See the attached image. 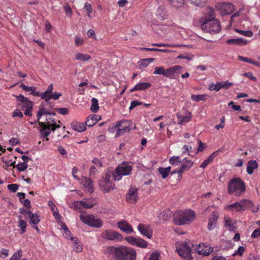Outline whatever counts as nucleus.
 <instances>
[{
  "label": "nucleus",
  "mask_w": 260,
  "mask_h": 260,
  "mask_svg": "<svg viewBox=\"0 0 260 260\" xmlns=\"http://www.w3.org/2000/svg\"><path fill=\"white\" fill-rule=\"evenodd\" d=\"M111 175L112 173L110 172H107L99 180V184L102 190L109 192L115 188V184L111 179Z\"/></svg>",
  "instance_id": "8"
},
{
  "label": "nucleus",
  "mask_w": 260,
  "mask_h": 260,
  "mask_svg": "<svg viewBox=\"0 0 260 260\" xmlns=\"http://www.w3.org/2000/svg\"><path fill=\"white\" fill-rule=\"evenodd\" d=\"M138 230L143 235L146 236L149 239L151 238L152 230L149 225L140 223L138 226Z\"/></svg>",
  "instance_id": "17"
},
{
  "label": "nucleus",
  "mask_w": 260,
  "mask_h": 260,
  "mask_svg": "<svg viewBox=\"0 0 260 260\" xmlns=\"http://www.w3.org/2000/svg\"><path fill=\"white\" fill-rule=\"evenodd\" d=\"M48 205H49V207H50L51 210L53 212V215H54V217L56 218L58 216H59V213H56L55 212V209H57L56 206L54 205L53 202L51 201L49 202Z\"/></svg>",
  "instance_id": "58"
},
{
  "label": "nucleus",
  "mask_w": 260,
  "mask_h": 260,
  "mask_svg": "<svg viewBox=\"0 0 260 260\" xmlns=\"http://www.w3.org/2000/svg\"><path fill=\"white\" fill-rule=\"evenodd\" d=\"M132 171V165L128 162H123L116 168L112 175L114 181H119L123 176L130 175Z\"/></svg>",
  "instance_id": "5"
},
{
  "label": "nucleus",
  "mask_w": 260,
  "mask_h": 260,
  "mask_svg": "<svg viewBox=\"0 0 260 260\" xmlns=\"http://www.w3.org/2000/svg\"><path fill=\"white\" fill-rule=\"evenodd\" d=\"M238 59L241 60V61H244V62H248V63H251L252 64H253L255 66V64H256L255 63V61L251 59V58H248V57H244V56H240L239 55L238 56Z\"/></svg>",
  "instance_id": "49"
},
{
  "label": "nucleus",
  "mask_w": 260,
  "mask_h": 260,
  "mask_svg": "<svg viewBox=\"0 0 260 260\" xmlns=\"http://www.w3.org/2000/svg\"><path fill=\"white\" fill-rule=\"evenodd\" d=\"M19 212L24 215V217L25 218H28L31 212L28 210V209H24V208H21L20 209Z\"/></svg>",
  "instance_id": "53"
},
{
  "label": "nucleus",
  "mask_w": 260,
  "mask_h": 260,
  "mask_svg": "<svg viewBox=\"0 0 260 260\" xmlns=\"http://www.w3.org/2000/svg\"><path fill=\"white\" fill-rule=\"evenodd\" d=\"M16 98L17 100L22 104V108L32 109L34 104L27 98L25 97L22 94L16 96Z\"/></svg>",
  "instance_id": "20"
},
{
  "label": "nucleus",
  "mask_w": 260,
  "mask_h": 260,
  "mask_svg": "<svg viewBox=\"0 0 260 260\" xmlns=\"http://www.w3.org/2000/svg\"><path fill=\"white\" fill-rule=\"evenodd\" d=\"M176 116L179 120L178 124L181 125L189 122L191 119V114L189 112L187 113L186 115L183 116L179 114H177Z\"/></svg>",
  "instance_id": "27"
},
{
  "label": "nucleus",
  "mask_w": 260,
  "mask_h": 260,
  "mask_svg": "<svg viewBox=\"0 0 260 260\" xmlns=\"http://www.w3.org/2000/svg\"><path fill=\"white\" fill-rule=\"evenodd\" d=\"M80 219L84 223L93 228H100L103 224V222L101 219L96 218L94 215L91 214H81Z\"/></svg>",
  "instance_id": "9"
},
{
  "label": "nucleus",
  "mask_w": 260,
  "mask_h": 260,
  "mask_svg": "<svg viewBox=\"0 0 260 260\" xmlns=\"http://www.w3.org/2000/svg\"><path fill=\"white\" fill-rule=\"evenodd\" d=\"M252 205V202L250 200L242 199L240 202L226 206L225 209L230 212H238L249 208Z\"/></svg>",
  "instance_id": "7"
},
{
  "label": "nucleus",
  "mask_w": 260,
  "mask_h": 260,
  "mask_svg": "<svg viewBox=\"0 0 260 260\" xmlns=\"http://www.w3.org/2000/svg\"><path fill=\"white\" fill-rule=\"evenodd\" d=\"M142 50H145L147 51H156V52H161L164 53H166L168 52V50L167 49H160L158 48H142Z\"/></svg>",
  "instance_id": "56"
},
{
  "label": "nucleus",
  "mask_w": 260,
  "mask_h": 260,
  "mask_svg": "<svg viewBox=\"0 0 260 260\" xmlns=\"http://www.w3.org/2000/svg\"><path fill=\"white\" fill-rule=\"evenodd\" d=\"M171 170V167L169 166L166 168L160 167L158 169L159 173L161 175L163 179L168 177Z\"/></svg>",
  "instance_id": "33"
},
{
  "label": "nucleus",
  "mask_w": 260,
  "mask_h": 260,
  "mask_svg": "<svg viewBox=\"0 0 260 260\" xmlns=\"http://www.w3.org/2000/svg\"><path fill=\"white\" fill-rule=\"evenodd\" d=\"M195 212L190 209H185L177 212L174 221L179 225L190 224L194 219Z\"/></svg>",
  "instance_id": "4"
},
{
  "label": "nucleus",
  "mask_w": 260,
  "mask_h": 260,
  "mask_svg": "<svg viewBox=\"0 0 260 260\" xmlns=\"http://www.w3.org/2000/svg\"><path fill=\"white\" fill-rule=\"evenodd\" d=\"M152 46L156 47H180L179 45L176 44H163V43H153L151 44Z\"/></svg>",
  "instance_id": "43"
},
{
  "label": "nucleus",
  "mask_w": 260,
  "mask_h": 260,
  "mask_svg": "<svg viewBox=\"0 0 260 260\" xmlns=\"http://www.w3.org/2000/svg\"><path fill=\"white\" fill-rule=\"evenodd\" d=\"M54 110L62 115H67L69 113V109L67 108H55Z\"/></svg>",
  "instance_id": "54"
},
{
  "label": "nucleus",
  "mask_w": 260,
  "mask_h": 260,
  "mask_svg": "<svg viewBox=\"0 0 260 260\" xmlns=\"http://www.w3.org/2000/svg\"><path fill=\"white\" fill-rule=\"evenodd\" d=\"M108 257L114 260H136V252L131 248L124 246H109L106 252Z\"/></svg>",
  "instance_id": "1"
},
{
  "label": "nucleus",
  "mask_w": 260,
  "mask_h": 260,
  "mask_svg": "<svg viewBox=\"0 0 260 260\" xmlns=\"http://www.w3.org/2000/svg\"><path fill=\"white\" fill-rule=\"evenodd\" d=\"M258 167V163L255 160H250L247 163L246 171L248 174H252L255 169Z\"/></svg>",
  "instance_id": "26"
},
{
  "label": "nucleus",
  "mask_w": 260,
  "mask_h": 260,
  "mask_svg": "<svg viewBox=\"0 0 260 260\" xmlns=\"http://www.w3.org/2000/svg\"><path fill=\"white\" fill-rule=\"evenodd\" d=\"M101 119V116L92 114L86 118L85 124L87 126L91 127L95 124Z\"/></svg>",
  "instance_id": "24"
},
{
  "label": "nucleus",
  "mask_w": 260,
  "mask_h": 260,
  "mask_svg": "<svg viewBox=\"0 0 260 260\" xmlns=\"http://www.w3.org/2000/svg\"><path fill=\"white\" fill-rule=\"evenodd\" d=\"M182 165L180 169L178 170V180H180L182 178V174L189 171L193 166L194 162L191 160L188 159L186 157L182 160Z\"/></svg>",
  "instance_id": "12"
},
{
  "label": "nucleus",
  "mask_w": 260,
  "mask_h": 260,
  "mask_svg": "<svg viewBox=\"0 0 260 260\" xmlns=\"http://www.w3.org/2000/svg\"><path fill=\"white\" fill-rule=\"evenodd\" d=\"M182 67L178 65L174 66L171 68L166 69L165 77L171 79H175L178 76L180 73V70Z\"/></svg>",
  "instance_id": "13"
},
{
  "label": "nucleus",
  "mask_w": 260,
  "mask_h": 260,
  "mask_svg": "<svg viewBox=\"0 0 260 260\" xmlns=\"http://www.w3.org/2000/svg\"><path fill=\"white\" fill-rule=\"evenodd\" d=\"M221 89V87L220 82H217L215 84L212 83L209 85V89L211 91L215 90L216 91H218Z\"/></svg>",
  "instance_id": "47"
},
{
  "label": "nucleus",
  "mask_w": 260,
  "mask_h": 260,
  "mask_svg": "<svg viewBox=\"0 0 260 260\" xmlns=\"http://www.w3.org/2000/svg\"><path fill=\"white\" fill-rule=\"evenodd\" d=\"M51 114V112H49L47 109L45 108L44 105H40L39 107V110L38 111L37 115V121H39V120L40 119L41 117L43 115H50Z\"/></svg>",
  "instance_id": "31"
},
{
  "label": "nucleus",
  "mask_w": 260,
  "mask_h": 260,
  "mask_svg": "<svg viewBox=\"0 0 260 260\" xmlns=\"http://www.w3.org/2000/svg\"><path fill=\"white\" fill-rule=\"evenodd\" d=\"M19 87L25 91H31L32 92L34 90H36V87L35 86H26L24 84L21 83Z\"/></svg>",
  "instance_id": "50"
},
{
  "label": "nucleus",
  "mask_w": 260,
  "mask_h": 260,
  "mask_svg": "<svg viewBox=\"0 0 260 260\" xmlns=\"http://www.w3.org/2000/svg\"><path fill=\"white\" fill-rule=\"evenodd\" d=\"M225 226L230 231L235 232L236 230L237 222L236 220H232L230 217H225L224 218Z\"/></svg>",
  "instance_id": "25"
},
{
  "label": "nucleus",
  "mask_w": 260,
  "mask_h": 260,
  "mask_svg": "<svg viewBox=\"0 0 260 260\" xmlns=\"http://www.w3.org/2000/svg\"><path fill=\"white\" fill-rule=\"evenodd\" d=\"M151 86V84L148 82H142L136 84L134 87L130 90L131 92L135 90H142L149 88Z\"/></svg>",
  "instance_id": "29"
},
{
  "label": "nucleus",
  "mask_w": 260,
  "mask_h": 260,
  "mask_svg": "<svg viewBox=\"0 0 260 260\" xmlns=\"http://www.w3.org/2000/svg\"><path fill=\"white\" fill-rule=\"evenodd\" d=\"M221 88H223L224 89H229L231 86L233 85V83L230 82L228 81H226L224 82H220Z\"/></svg>",
  "instance_id": "57"
},
{
  "label": "nucleus",
  "mask_w": 260,
  "mask_h": 260,
  "mask_svg": "<svg viewBox=\"0 0 260 260\" xmlns=\"http://www.w3.org/2000/svg\"><path fill=\"white\" fill-rule=\"evenodd\" d=\"M228 192L229 194L240 197L246 191V185L240 177H235L230 180L227 185Z\"/></svg>",
  "instance_id": "3"
},
{
  "label": "nucleus",
  "mask_w": 260,
  "mask_h": 260,
  "mask_svg": "<svg viewBox=\"0 0 260 260\" xmlns=\"http://www.w3.org/2000/svg\"><path fill=\"white\" fill-rule=\"evenodd\" d=\"M30 219L29 223L34 225H37L40 221L39 216L37 214L32 213V212L28 217Z\"/></svg>",
  "instance_id": "36"
},
{
  "label": "nucleus",
  "mask_w": 260,
  "mask_h": 260,
  "mask_svg": "<svg viewBox=\"0 0 260 260\" xmlns=\"http://www.w3.org/2000/svg\"><path fill=\"white\" fill-rule=\"evenodd\" d=\"M53 84H50L47 89V91H48V93L46 95L45 103L48 105H50L51 104V102H49L50 100L53 99L54 100H57L62 95L61 93L60 92H55L53 93Z\"/></svg>",
  "instance_id": "16"
},
{
  "label": "nucleus",
  "mask_w": 260,
  "mask_h": 260,
  "mask_svg": "<svg viewBox=\"0 0 260 260\" xmlns=\"http://www.w3.org/2000/svg\"><path fill=\"white\" fill-rule=\"evenodd\" d=\"M72 128L77 132H82L86 129V127L83 123L74 121L71 124Z\"/></svg>",
  "instance_id": "30"
},
{
  "label": "nucleus",
  "mask_w": 260,
  "mask_h": 260,
  "mask_svg": "<svg viewBox=\"0 0 260 260\" xmlns=\"http://www.w3.org/2000/svg\"><path fill=\"white\" fill-rule=\"evenodd\" d=\"M182 159L179 156H173L169 159V163L173 166H177L179 164L181 163Z\"/></svg>",
  "instance_id": "39"
},
{
  "label": "nucleus",
  "mask_w": 260,
  "mask_h": 260,
  "mask_svg": "<svg viewBox=\"0 0 260 260\" xmlns=\"http://www.w3.org/2000/svg\"><path fill=\"white\" fill-rule=\"evenodd\" d=\"M48 91H47V90L45 92H40L39 91H36V90H34V91L32 92H30V94L33 95L35 96L40 97L41 99L44 100L45 102H46V95L48 94Z\"/></svg>",
  "instance_id": "38"
},
{
  "label": "nucleus",
  "mask_w": 260,
  "mask_h": 260,
  "mask_svg": "<svg viewBox=\"0 0 260 260\" xmlns=\"http://www.w3.org/2000/svg\"><path fill=\"white\" fill-rule=\"evenodd\" d=\"M138 238H136L132 236H128L125 238V240L128 242L129 244L133 245H136L137 241Z\"/></svg>",
  "instance_id": "52"
},
{
  "label": "nucleus",
  "mask_w": 260,
  "mask_h": 260,
  "mask_svg": "<svg viewBox=\"0 0 260 260\" xmlns=\"http://www.w3.org/2000/svg\"><path fill=\"white\" fill-rule=\"evenodd\" d=\"M81 183L84 186L85 189L90 193L93 191V184L92 180L86 177H84L82 179Z\"/></svg>",
  "instance_id": "22"
},
{
  "label": "nucleus",
  "mask_w": 260,
  "mask_h": 260,
  "mask_svg": "<svg viewBox=\"0 0 260 260\" xmlns=\"http://www.w3.org/2000/svg\"><path fill=\"white\" fill-rule=\"evenodd\" d=\"M117 224L120 230L127 234H129L133 232L132 226L125 220L118 222Z\"/></svg>",
  "instance_id": "19"
},
{
  "label": "nucleus",
  "mask_w": 260,
  "mask_h": 260,
  "mask_svg": "<svg viewBox=\"0 0 260 260\" xmlns=\"http://www.w3.org/2000/svg\"><path fill=\"white\" fill-rule=\"evenodd\" d=\"M102 237L106 240L116 242L122 240V236L119 233L111 229L104 230L102 233Z\"/></svg>",
  "instance_id": "11"
},
{
  "label": "nucleus",
  "mask_w": 260,
  "mask_h": 260,
  "mask_svg": "<svg viewBox=\"0 0 260 260\" xmlns=\"http://www.w3.org/2000/svg\"><path fill=\"white\" fill-rule=\"evenodd\" d=\"M216 155V152H214L212 154H211L207 159L205 160L203 163L201 165L200 167L202 168H205L209 164H210L214 159L215 155Z\"/></svg>",
  "instance_id": "37"
},
{
  "label": "nucleus",
  "mask_w": 260,
  "mask_h": 260,
  "mask_svg": "<svg viewBox=\"0 0 260 260\" xmlns=\"http://www.w3.org/2000/svg\"><path fill=\"white\" fill-rule=\"evenodd\" d=\"M22 256L21 250H19L17 252L15 253L14 254L11 258L10 260H19Z\"/></svg>",
  "instance_id": "59"
},
{
  "label": "nucleus",
  "mask_w": 260,
  "mask_h": 260,
  "mask_svg": "<svg viewBox=\"0 0 260 260\" xmlns=\"http://www.w3.org/2000/svg\"><path fill=\"white\" fill-rule=\"evenodd\" d=\"M90 58V56L86 53L83 54L80 52H78L75 55V59L82 61H87Z\"/></svg>",
  "instance_id": "32"
},
{
  "label": "nucleus",
  "mask_w": 260,
  "mask_h": 260,
  "mask_svg": "<svg viewBox=\"0 0 260 260\" xmlns=\"http://www.w3.org/2000/svg\"><path fill=\"white\" fill-rule=\"evenodd\" d=\"M260 236V228L256 229L252 232L251 238H256Z\"/></svg>",
  "instance_id": "64"
},
{
  "label": "nucleus",
  "mask_w": 260,
  "mask_h": 260,
  "mask_svg": "<svg viewBox=\"0 0 260 260\" xmlns=\"http://www.w3.org/2000/svg\"><path fill=\"white\" fill-rule=\"evenodd\" d=\"M16 167L19 171H24L25 170L27 167L28 165L27 163L25 162H20L19 163L17 166Z\"/></svg>",
  "instance_id": "55"
},
{
  "label": "nucleus",
  "mask_w": 260,
  "mask_h": 260,
  "mask_svg": "<svg viewBox=\"0 0 260 260\" xmlns=\"http://www.w3.org/2000/svg\"><path fill=\"white\" fill-rule=\"evenodd\" d=\"M9 255V250L7 249L3 248L0 251V257L3 258H6Z\"/></svg>",
  "instance_id": "62"
},
{
  "label": "nucleus",
  "mask_w": 260,
  "mask_h": 260,
  "mask_svg": "<svg viewBox=\"0 0 260 260\" xmlns=\"http://www.w3.org/2000/svg\"><path fill=\"white\" fill-rule=\"evenodd\" d=\"M218 217V214L217 212L214 211L212 212L211 216L209 219L208 224V229L209 230H212L215 228Z\"/></svg>",
  "instance_id": "21"
},
{
  "label": "nucleus",
  "mask_w": 260,
  "mask_h": 260,
  "mask_svg": "<svg viewBox=\"0 0 260 260\" xmlns=\"http://www.w3.org/2000/svg\"><path fill=\"white\" fill-rule=\"evenodd\" d=\"M7 188L10 191L15 192L18 188V185L16 184H11L8 185Z\"/></svg>",
  "instance_id": "63"
},
{
  "label": "nucleus",
  "mask_w": 260,
  "mask_h": 260,
  "mask_svg": "<svg viewBox=\"0 0 260 260\" xmlns=\"http://www.w3.org/2000/svg\"><path fill=\"white\" fill-rule=\"evenodd\" d=\"M18 226L20 228V234H22L26 232V228L27 226L26 222L22 219L21 216H18Z\"/></svg>",
  "instance_id": "34"
},
{
  "label": "nucleus",
  "mask_w": 260,
  "mask_h": 260,
  "mask_svg": "<svg viewBox=\"0 0 260 260\" xmlns=\"http://www.w3.org/2000/svg\"><path fill=\"white\" fill-rule=\"evenodd\" d=\"M83 203L81 202V201H75L72 203L71 205V208L74 210H80L81 208V204Z\"/></svg>",
  "instance_id": "48"
},
{
  "label": "nucleus",
  "mask_w": 260,
  "mask_h": 260,
  "mask_svg": "<svg viewBox=\"0 0 260 260\" xmlns=\"http://www.w3.org/2000/svg\"><path fill=\"white\" fill-rule=\"evenodd\" d=\"M84 9L86 10V11L88 12L87 15L89 17H90V14L92 12V8L91 7V5L89 4H88L86 3L85 5H84Z\"/></svg>",
  "instance_id": "60"
},
{
  "label": "nucleus",
  "mask_w": 260,
  "mask_h": 260,
  "mask_svg": "<svg viewBox=\"0 0 260 260\" xmlns=\"http://www.w3.org/2000/svg\"><path fill=\"white\" fill-rule=\"evenodd\" d=\"M190 4L196 6L203 7L207 2V0H189Z\"/></svg>",
  "instance_id": "44"
},
{
  "label": "nucleus",
  "mask_w": 260,
  "mask_h": 260,
  "mask_svg": "<svg viewBox=\"0 0 260 260\" xmlns=\"http://www.w3.org/2000/svg\"><path fill=\"white\" fill-rule=\"evenodd\" d=\"M207 14L209 16H205L201 19V28L203 30L215 34L220 31V25L219 21L215 19V12L213 8H209L207 10Z\"/></svg>",
  "instance_id": "2"
},
{
  "label": "nucleus",
  "mask_w": 260,
  "mask_h": 260,
  "mask_svg": "<svg viewBox=\"0 0 260 260\" xmlns=\"http://www.w3.org/2000/svg\"><path fill=\"white\" fill-rule=\"evenodd\" d=\"M235 31L244 36L251 37L253 36V32L251 30H242L236 28Z\"/></svg>",
  "instance_id": "46"
},
{
  "label": "nucleus",
  "mask_w": 260,
  "mask_h": 260,
  "mask_svg": "<svg viewBox=\"0 0 260 260\" xmlns=\"http://www.w3.org/2000/svg\"><path fill=\"white\" fill-rule=\"evenodd\" d=\"M226 43L230 45H237L239 46H242L246 44L247 41L243 38L232 39H228L226 41Z\"/></svg>",
  "instance_id": "28"
},
{
  "label": "nucleus",
  "mask_w": 260,
  "mask_h": 260,
  "mask_svg": "<svg viewBox=\"0 0 260 260\" xmlns=\"http://www.w3.org/2000/svg\"><path fill=\"white\" fill-rule=\"evenodd\" d=\"M114 127L117 131L116 135L119 136L125 132L129 131V123L128 121L121 120L118 121Z\"/></svg>",
  "instance_id": "14"
},
{
  "label": "nucleus",
  "mask_w": 260,
  "mask_h": 260,
  "mask_svg": "<svg viewBox=\"0 0 260 260\" xmlns=\"http://www.w3.org/2000/svg\"><path fill=\"white\" fill-rule=\"evenodd\" d=\"M135 246L141 248H146L147 247V243L143 239L138 238Z\"/></svg>",
  "instance_id": "45"
},
{
  "label": "nucleus",
  "mask_w": 260,
  "mask_h": 260,
  "mask_svg": "<svg viewBox=\"0 0 260 260\" xmlns=\"http://www.w3.org/2000/svg\"><path fill=\"white\" fill-rule=\"evenodd\" d=\"M197 253L200 255L204 256L209 255L213 251V249L211 247L208 248L205 244H200L196 249Z\"/></svg>",
  "instance_id": "18"
},
{
  "label": "nucleus",
  "mask_w": 260,
  "mask_h": 260,
  "mask_svg": "<svg viewBox=\"0 0 260 260\" xmlns=\"http://www.w3.org/2000/svg\"><path fill=\"white\" fill-rule=\"evenodd\" d=\"M176 251L179 255L185 260H191V249L186 242L181 243L176 246Z\"/></svg>",
  "instance_id": "10"
},
{
  "label": "nucleus",
  "mask_w": 260,
  "mask_h": 260,
  "mask_svg": "<svg viewBox=\"0 0 260 260\" xmlns=\"http://www.w3.org/2000/svg\"><path fill=\"white\" fill-rule=\"evenodd\" d=\"M38 122L39 125L38 130L40 134V137L45 138L46 141L49 140L48 136L50 135L51 131L54 132L56 128L60 127L59 124H56L55 123L54 119L52 120V122H53L52 124L50 123L49 121L47 122Z\"/></svg>",
  "instance_id": "6"
},
{
  "label": "nucleus",
  "mask_w": 260,
  "mask_h": 260,
  "mask_svg": "<svg viewBox=\"0 0 260 260\" xmlns=\"http://www.w3.org/2000/svg\"><path fill=\"white\" fill-rule=\"evenodd\" d=\"M235 10V6L231 3L223 4L221 7V14L223 15L232 13Z\"/></svg>",
  "instance_id": "23"
},
{
  "label": "nucleus",
  "mask_w": 260,
  "mask_h": 260,
  "mask_svg": "<svg viewBox=\"0 0 260 260\" xmlns=\"http://www.w3.org/2000/svg\"><path fill=\"white\" fill-rule=\"evenodd\" d=\"M12 117H19L20 118H22L23 117V114L19 109H15L12 113Z\"/></svg>",
  "instance_id": "61"
},
{
  "label": "nucleus",
  "mask_w": 260,
  "mask_h": 260,
  "mask_svg": "<svg viewBox=\"0 0 260 260\" xmlns=\"http://www.w3.org/2000/svg\"><path fill=\"white\" fill-rule=\"evenodd\" d=\"M207 97V94H192L191 96V99L194 102H199L201 101H205Z\"/></svg>",
  "instance_id": "41"
},
{
  "label": "nucleus",
  "mask_w": 260,
  "mask_h": 260,
  "mask_svg": "<svg viewBox=\"0 0 260 260\" xmlns=\"http://www.w3.org/2000/svg\"><path fill=\"white\" fill-rule=\"evenodd\" d=\"M166 69L162 66L155 67V71L153 74L155 75H162L165 76Z\"/></svg>",
  "instance_id": "42"
},
{
  "label": "nucleus",
  "mask_w": 260,
  "mask_h": 260,
  "mask_svg": "<svg viewBox=\"0 0 260 260\" xmlns=\"http://www.w3.org/2000/svg\"><path fill=\"white\" fill-rule=\"evenodd\" d=\"M91 103L92 104L90 107V110L93 113H96L99 109L98 100L96 99L93 98L91 100Z\"/></svg>",
  "instance_id": "40"
},
{
  "label": "nucleus",
  "mask_w": 260,
  "mask_h": 260,
  "mask_svg": "<svg viewBox=\"0 0 260 260\" xmlns=\"http://www.w3.org/2000/svg\"><path fill=\"white\" fill-rule=\"evenodd\" d=\"M171 5L175 7H180L184 3V0H169Z\"/></svg>",
  "instance_id": "51"
},
{
  "label": "nucleus",
  "mask_w": 260,
  "mask_h": 260,
  "mask_svg": "<svg viewBox=\"0 0 260 260\" xmlns=\"http://www.w3.org/2000/svg\"><path fill=\"white\" fill-rule=\"evenodd\" d=\"M138 188L136 187L131 186L126 194V200L131 204H135L138 200Z\"/></svg>",
  "instance_id": "15"
},
{
  "label": "nucleus",
  "mask_w": 260,
  "mask_h": 260,
  "mask_svg": "<svg viewBox=\"0 0 260 260\" xmlns=\"http://www.w3.org/2000/svg\"><path fill=\"white\" fill-rule=\"evenodd\" d=\"M156 16L158 18L161 20H164L167 18V15L165 11V8L164 6H160L156 11Z\"/></svg>",
  "instance_id": "35"
}]
</instances>
